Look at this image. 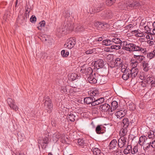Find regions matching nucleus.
<instances>
[{
	"label": "nucleus",
	"instance_id": "4468645a",
	"mask_svg": "<svg viewBox=\"0 0 155 155\" xmlns=\"http://www.w3.org/2000/svg\"><path fill=\"white\" fill-rule=\"evenodd\" d=\"M84 67H82L80 70V71L83 73H84L86 75L92 74L93 70L91 68L89 67L87 68H84Z\"/></svg>",
	"mask_w": 155,
	"mask_h": 155
},
{
	"label": "nucleus",
	"instance_id": "f03ea898",
	"mask_svg": "<svg viewBox=\"0 0 155 155\" xmlns=\"http://www.w3.org/2000/svg\"><path fill=\"white\" fill-rule=\"evenodd\" d=\"M76 43V39L74 38H70L68 40L64 46L66 48L69 49H71L73 48Z\"/></svg>",
	"mask_w": 155,
	"mask_h": 155
},
{
	"label": "nucleus",
	"instance_id": "e2e57ef3",
	"mask_svg": "<svg viewBox=\"0 0 155 155\" xmlns=\"http://www.w3.org/2000/svg\"><path fill=\"white\" fill-rule=\"evenodd\" d=\"M70 16V13L68 11H66L65 12V13L64 14V16L65 18H68V17H69Z\"/></svg>",
	"mask_w": 155,
	"mask_h": 155
},
{
	"label": "nucleus",
	"instance_id": "bf43d9fd",
	"mask_svg": "<svg viewBox=\"0 0 155 155\" xmlns=\"http://www.w3.org/2000/svg\"><path fill=\"white\" fill-rule=\"evenodd\" d=\"M61 91L62 93H66L67 92V89L65 87H62L61 88Z\"/></svg>",
	"mask_w": 155,
	"mask_h": 155
},
{
	"label": "nucleus",
	"instance_id": "0e129e2a",
	"mask_svg": "<svg viewBox=\"0 0 155 155\" xmlns=\"http://www.w3.org/2000/svg\"><path fill=\"white\" fill-rule=\"evenodd\" d=\"M12 155H24V154L23 153L19 152H13L12 153Z\"/></svg>",
	"mask_w": 155,
	"mask_h": 155
},
{
	"label": "nucleus",
	"instance_id": "58836bf2",
	"mask_svg": "<svg viewBox=\"0 0 155 155\" xmlns=\"http://www.w3.org/2000/svg\"><path fill=\"white\" fill-rule=\"evenodd\" d=\"M112 45L111 46L110 48L111 49H114L116 50H119L121 48V46L120 45H116L114 44H112Z\"/></svg>",
	"mask_w": 155,
	"mask_h": 155
},
{
	"label": "nucleus",
	"instance_id": "69168bd1",
	"mask_svg": "<svg viewBox=\"0 0 155 155\" xmlns=\"http://www.w3.org/2000/svg\"><path fill=\"white\" fill-rule=\"evenodd\" d=\"M150 85L151 87H155V79H154L153 81L151 82L150 83Z\"/></svg>",
	"mask_w": 155,
	"mask_h": 155
},
{
	"label": "nucleus",
	"instance_id": "ea45409f",
	"mask_svg": "<svg viewBox=\"0 0 155 155\" xmlns=\"http://www.w3.org/2000/svg\"><path fill=\"white\" fill-rule=\"evenodd\" d=\"M151 147V145L150 143H147L143 146V149L144 151H146L149 150Z\"/></svg>",
	"mask_w": 155,
	"mask_h": 155
},
{
	"label": "nucleus",
	"instance_id": "052dcab7",
	"mask_svg": "<svg viewBox=\"0 0 155 155\" xmlns=\"http://www.w3.org/2000/svg\"><path fill=\"white\" fill-rule=\"evenodd\" d=\"M122 153V152L120 150H117L115 152L114 154L115 155H121Z\"/></svg>",
	"mask_w": 155,
	"mask_h": 155
},
{
	"label": "nucleus",
	"instance_id": "412c9836",
	"mask_svg": "<svg viewBox=\"0 0 155 155\" xmlns=\"http://www.w3.org/2000/svg\"><path fill=\"white\" fill-rule=\"evenodd\" d=\"M49 138L47 137H39L38 140V142L40 144H48V143Z\"/></svg>",
	"mask_w": 155,
	"mask_h": 155
},
{
	"label": "nucleus",
	"instance_id": "4d7b16f0",
	"mask_svg": "<svg viewBox=\"0 0 155 155\" xmlns=\"http://www.w3.org/2000/svg\"><path fill=\"white\" fill-rule=\"evenodd\" d=\"M150 143L151 145V147L153 148H155V139H152Z\"/></svg>",
	"mask_w": 155,
	"mask_h": 155
},
{
	"label": "nucleus",
	"instance_id": "13d9d810",
	"mask_svg": "<svg viewBox=\"0 0 155 155\" xmlns=\"http://www.w3.org/2000/svg\"><path fill=\"white\" fill-rule=\"evenodd\" d=\"M94 51V49H89L85 51V53L87 54H89L93 53Z\"/></svg>",
	"mask_w": 155,
	"mask_h": 155
},
{
	"label": "nucleus",
	"instance_id": "2eb2a0df",
	"mask_svg": "<svg viewBox=\"0 0 155 155\" xmlns=\"http://www.w3.org/2000/svg\"><path fill=\"white\" fill-rule=\"evenodd\" d=\"M134 44L133 43L128 44L127 42L125 46L123 48V49H124L127 51H134Z\"/></svg>",
	"mask_w": 155,
	"mask_h": 155
},
{
	"label": "nucleus",
	"instance_id": "864d4df0",
	"mask_svg": "<svg viewBox=\"0 0 155 155\" xmlns=\"http://www.w3.org/2000/svg\"><path fill=\"white\" fill-rule=\"evenodd\" d=\"M139 78L142 80L145 79L146 77L144 73L143 72L141 73L139 76Z\"/></svg>",
	"mask_w": 155,
	"mask_h": 155
},
{
	"label": "nucleus",
	"instance_id": "de8ad7c7",
	"mask_svg": "<svg viewBox=\"0 0 155 155\" xmlns=\"http://www.w3.org/2000/svg\"><path fill=\"white\" fill-rule=\"evenodd\" d=\"M127 107L131 110H134L135 108V105L133 104H128Z\"/></svg>",
	"mask_w": 155,
	"mask_h": 155
},
{
	"label": "nucleus",
	"instance_id": "f3484780",
	"mask_svg": "<svg viewBox=\"0 0 155 155\" xmlns=\"http://www.w3.org/2000/svg\"><path fill=\"white\" fill-rule=\"evenodd\" d=\"M126 143V138L124 137H121L118 140V146L120 148H122L125 146Z\"/></svg>",
	"mask_w": 155,
	"mask_h": 155
},
{
	"label": "nucleus",
	"instance_id": "72a5a7b5",
	"mask_svg": "<svg viewBox=\"0 0 155 155\" xmlns=\"http://www.w3.org/2000/svg\"><path fill=\"white\" fill-rule=\"evenodd\" d=\"M124 74L122 76V78L125 80H127L129 78H130L129 71L123 72Z\"/></svg>",
	"mask_w": 155,
	"mask_h": 155
},
{
	"label": "nucleus",
	"instance_id": "f8f14e48",
	"mask_svg": "<svg viewBox=\"0 0 155 155\" xmlns=\"http://www.w3.org/2000/svg\"><path fill=\"white\" fill-rule=\"evenodd\" d=\"M134 58H135V62L134 65L136 66L138 63H140L145 58V57L141 55H134Z\"/></svg>",
	"mask_w": 155,
	"mask_h": 155
},
{
	"label": "nucleus",
	"instance_id": "49530a36",
	"mask_svg": "<svg viewBox=\"0 0 155 155\" xmlns=\"http://www.w3.org/2000/svg\"><path fill=\"white\" fill-rule=\"evenodd\" d=\"M45 22L44 21H41L39 23V25H40L39 26L37 27L38 29L41 30V28H40V27L41 28L44 27L45 26Z\"/></svg>",
	"mask_w": 155,
	"mask_h": 155
},
{
	"label": "nucleus",
	"instance_id": "6e6d98bb",
	"mask_svg": "<svg viewBox=\"0 0 155 155\" xmlns=\"http://www.w3.org/2000/svg\"><path fill=\"white\" fill-rule=\"evenodd\" d=\"M152 77H149L147 78L146 79V81H147V83H148L149 82H150V84L151 82L154 79Z\"/></svg>",
	"mask_w": 155,
	"mask_h": 155
},
{
	"label": "nucleus",
	"instance_id": "774afa93",
	"mask_svg": "<svg viewBox=\"0 0 155 155\" xmlns=\"http://www.w3.org/2000/svg\"><path fill=\"white\" fill-rule=\"evenodd\" d=\"M153 26L154 28L153 30V32L154 34H155V21L153 23Z\"/></svg>",
	"mask_w": 155,
	"mask_h": 155
},
{
	"label": "nucleus",
	"instance_id": "c85d7f7f",
	"mask_svg": "<svg viewBox=\"0 0 155 155\" xmlns=\"http://www.w3.org/2000/svg\"><path fill=\"white\" fill-rule=\"evenodd\" d=\"M143 70L145 71H147L149 69V64L147 61H143L142 62Z\"/></svg>",
	"mask_w": 155,
	"mask_h": 155
},
{
	"label": "nucleus",
	"instance_id": "cd10ccee",
	"mask_svg": "<svg viewBox=\"0 0 155 155\" xmlns=\"http://www.w3.org/2000/svg\"><path fill=\"white\" fill-rule=\"evenodd\" d=\"M111 107L110 111L112 112L114 111L117 107L118 103L116 101H113L111 104Z\"/></svg>",
	"mask_w": 155,
	"mask_h": 155
},
{
	"label": "nucleus",
	"instance_id": "6ab92c4d",
	"mask_svg": "<svg viewBox=\"0 0 155 155\" xmlns=\"http://www.w3.org/2000/svg\"><path fill=\"white\" fill-rule=\"evenodd\" d=\"M102 16L106 18H111L113 17V14L111 11L107 10L104 12Z\"/></svg>",
	"mask_w": 155,
	"mask_h": 155
},
{
	"label": "nucleus",
	"instance_id": "2f4dec72",
	"mask_svg": "<svg viewBox=\"0 0 155 155\" xmlns=\"http://www.w3.org/2000/svg\"><path fill=\"white\" fill-rule=\"evenodd\" d=\"M147 140L146 136H141L139 139L138 143L140 145H142L145 142V140Z\"/></svg>",
	"mask_w": 155,
	"mask_h": 155
},
{
	"label": "nucleus",
	"instance_id": "09e8293b",
	"mask_svg": "<svg viewBox=\"0 0 155 155\" xmlns=\"http://www.w3.org/2000/svg\"><path fill=\"white\" fill-rule=\"evenodd\" d=\"M115 0H106V3L107 5L110 6L115 2Z\"/></svg>",
	"mask_w": 155,
	"mask_h": 155
},
{
	"label": "nucleus",
	"instance_id": "3c124183",
	"mask_svg": "<svg viewBox=\"0 0 155 155\" xmlns=\"http://www.w3.org/2000/svg\"><path fill=\"white\" fill-rule=\"evenodd\" d=\"M153 52L148 53L147 54V57L150 59H151L154 57V54H153Z\"/></svg>",
	"mask_w": 155,
	"mask_h": 155
},
{
	"label": "nucleus",
	"instance_id": "423d86ee",
	"mask_svg": "<svg viewBox=\"0 0 155 155\" xmlns=\"http://www.w3.org/2000/svg\"><path fill=\"white\" fill-rule=\"evenodd\" d=\"M143 46L141 45L134 44V47L133 49L134 51H138L141 52L143 54L146 53V49L143 48Z\"/></svg>",
	"mask_w": 155,
	"mask_h": 155
},
{
	"label": "nucleus",
	"instance_id": "c756f323",
	"mask_svg": "<svg viewBox=\"0 0 155 155\" xmlns=\"http://www.w3.org/2000/svg\"><path fill=\"white\" fill-rule=\"evenodd\" d=\"M104 8V6L103 4L98 5L95 6L94 8V10L96 12H98L102 10Z\"/></svg>",
	"mask_w": 155,
	"mask_h": 155
},
{
	"label": "nucleus",
	"instance_id": "4be33fe9",
	"mask_svg": "<svg viewBox=\"0 0 155 155\" xmlns=\"http://www.w3.org/2000/svg\"><path fill=\"white\" fill-rule=\"evenodd\" d=\"M104 127L102 125H98L96 128L95 131L98 134H102L104 133Z\"/></svg>",
	"mask_w": 155,
	"mask_h": 155
},
{
	"label": "nucleus",
	"instance_id": "0eeeda50",
	"mask_svg": "<svg viewBox=\"0 0 155 155\" xmlns=\"http://www.w3.org/2000/svg\"><path fill=\"white\" fill-rule=\"evenodd\" d=\"M7 103L9 106L15 111H17L18 110V107L15 104V102L12 99L8 98L7 100Z\"/></svg>",
	"mask_w": 155,
	"mask_h": 155
},
{
	"label": "nucleus",
	"instance_id": "8fccbe9b",
	"mask_svg": "<svg viewBox=\"0 0 155 155\" xmlns=\"http://www.w3.org/2000/svg\"><path fill=\"white\" fill-rule=\"evenodd\" d=\"M100 82V84H104L106 82V77L101 75Z\"/></svg>",
	"mask_w": 155,
	"mask_h": 155
},
{
	"label": "nucleus",
	"instance_id": "473e14b6",
	"mask_svg": "<svg viewBox=\"0 0 155 155\" xmlns=\"http://www.w3.org/2000/svg\"><path fill=\"white\" fill-rule=\"evenodd\" d=\"M123 123L124 124L123 127L124 128H127L129 125V121L127 118H125L123 120Z\"/></svg>",
	"mask_w": 155,
	"mask_h": 155
},
{
	"label": "nucleus",
	"instance_id": "9d476101",
	"mask_svg": "<svg viewBox=\"0 0 155 155\" xmlns=\"http://www.w3.org/2000/svg\"><path fill=\"white\" fill-rule=\"evenodd\" d=\"M93 102L92 104V106H94L98 105L103 103L104 101V97H101L99 98H97L96 97H94Z\"/></svg>",
	"mask_w": 155,
	"mask_h": 155
},
{
	"label": "nucleus",
	"instance_id": "20e7f679",
	"mask_svg": "<svg viewBox=\"0 0 155 155\" xmlns=\"http://www.w3.org/2000/svg\"><path fill=\"white\" fill-rule=\"evenodd\" d=\"M45 110L48 114H50L53 110V104L51 100H47L45 101Z\"/></svg>",
	"mask_w": 155,
	"mask_h": 155
},
{
	"label": "nucleus",
	"instance_id": "a211bd4d",
	"mask_svg": "<svg viewBox=\"0 0 155 155\" xmlns=\"http://www.w3.org/2000/svg\"><path fill=\"white\" fill-rule=\"evenodd\" d=\"M127 112V110H120L115 113V114L117 118L120 119L124 117L126 114Z\"/></svg>",
	"mask_w": 155,
	"mask_h": 155
},
{
	"label": "nucleus",
	"instance_id": "9b49d317",
	"mask_svg": "<svg viewBox=\"0 0 155 155\" xmlns=\"http://www.w3.org/2000/svg\"><path fill=\"white\" fill-rule=\"evenodd\" d=\"M128 71L129 72L130 78H133L137 76L139 71L137 68L134 67L131 69H129Z\"/></svg>",
	"mask_w": 155,
	"mask_h": 155
},
{
	"label": "nucleus",
	"instance_id": "5fc2aeb1",
	"mask_svg": "<svg viewBox=\"0 0 155 155\" xmlns=\"http://www.w3.org/2000/svg\"><path fill=\"white\" fill-rule=\"evenodd\" d=\"M127 128H124V129H122V133L121 134V137H124L125 135H126L127 131Z\"/></svg>",
	"mask_w": 155,
	"mask_h": 155
},
{
	"label": "nucleus",
	"instance_id": "79ce46f5",
	"mask_svg": "<svg viewBox=\"0 0 155 155\" xmlns=\"http://www.w3.org/2000/svg\"><path fill=\"white\" fill-rule=\"evenodd\" d=\"M84 28L81 25H80L76 28V31L83 32Z\"/></svg>",
	"mask_w": 155,
	"mask_h": 155
},
{
	"label": "nucleus",
	"instance_id": "7c9ffc66",
	"mask_svg": "<svg viewBox=\"0 0 155 155\" xmlns=\"http://www.w3.org/2000/svg\"><path fill=\"white\" fill-rule=\"evenodd\" d=\"M111 41L112 42V44H115L117 45H120L122 42V41L119 38L115 37L112 39Z\"/></svg>",
	"mask_w": 155,
	"mask_h": 155
},
{
	"label": "nucleus",
	"instance_id": "39448f33",
	"mask_svg": "<svg viewBox=\"0 0 155 155\" xmlns=\"http://www.w3.org/2000/svg\"><path fill=\"white\" fill-rule=\"evenodd\" d=\"M140 5V3L137 2H134L132 0L128 1L127 3V7L128 8H136Z\"/></svg>",
	"mask_w": 155,
	"mask_h": 155
},
{
	"label": "nucleus",
	"instance_id": "c9c22d12",
	"mask_svg": "<svg viewBox=\"0 0 155 155\" xmlns=\"http://www.w3.org/2000/svg\"><path fill=\"white\" fill-rule=\"evenodd\" d=\"M61 54L63 57L67 58L69 55V52L66 50H63L61 52Z\"/></svg>",
	"mask_w": 155,
	"mask_h": 155
},
{
	"label": "nucleus",
	"instance_id": "5701e85b",
	"mask_svg": "<svg viewBox=\"0 0 155 155\" xmlns=\"http://www.w3.org/2000/svg\"><path fill=\"white\" fill-rule=\"evenodd\" d=\"M90 148L92 150V151L94 155H101V150L98 148L95 147H92L91 145H90Z\"/></svg>",
	"mask_w": 155,
	"mask_h": 155
},
{
	"label": "nucleus",
	"instance_id": "f704fd0d",
	"mask_svg": "<svg viewBox=\"0 0 155 155\" xmlns=\"http://www.w3.org/2000/svg\"><path fill=\"white\" fill-rule=\"evenodd\" d=\"M102 43L103 45L106 46H108L112 45V42L111 41V40L109 39H106L103 40L102 41Z\"/></svg>",
	"mask_w": 155,
	"mask_h": 155
},
{
	"label": "nucleus",
	"instance_id": "338daca9",
	"mask_svg": "<svg viewBox=\"0 0 155 155\" xmlns=\"http://www.w3.org/2000/svg\"><path fill=\"white\" fill-rule=\"evenodd\" d=\"M21 18H22L24 20H25V18H24V17L23 16L20 15V16H18V18L17 19V21L18 22L19 21L20 19Z\"/></svg>",
	"mask_w": 155,
	"mask_h": 155
},
{
	"label": "nucleus",
	"instance_id": "1a4fd4ad",
	"mask_svg": "<svg viewBox=\"0 0 155 155\" xmlns=\"http://www.w3.org/2000/svg\"><path fill=\"white\" fill-rule=\"evenodd\" d=\"M66 34L67 31L62 25H61L57 29L56 34L58 37H61Z\"/></svg>",
	"mask_w": 155,
	"mask_h": 155
},
{
	"label": "nucleus",
	"instance_id": "c03bdc74",
	"mask_svg": "<svg viewBox=\"0 0 155 155\" xmlns=\"http://www.w3.org/2000/svg\"><path fill=\"white\" fill-rule=\"evenodd\" d=\"M138 147L136 145L134 147L133 150H131V152L132 154H134L137 153L138 152Z\"/></svg>",
	"mask_w": 155,
	"mask_h": 155
},
{
	"label": "nucleus",
	"instance_id": "aec40b11",
	"mask_svg": "<svg viewBox=\"0 0 155 155\" xmlns=\"http://www.w3.org/2000/svg\"><path fill=\"white\" fill-rule=\"evenodd\" d=\"M110 106L108 104L105 103L104 104H101L100 106V109L101 111L104 112L107 111L108 110L110 111Z\"/></svg>",
	"mask_w": 155,
	"mask_h": 155
},
{
	"label": "nucleus",
	"instance_id": "ddd939ff",
	"mask_svg": "<svg viewBox=\"0 0 155 155\" xmlns=\"http://www.w3.org/2000/svg\"><path fill=\"white\" fill-rule=\"evenodd\" d=\"M69 23L70 25L69 27H68V23L67 21L65 22L64 23V25L62 26L64 27V28L66 30V31H67L68 30H72L74 28L73 25L74 23L73 22L71 21L70 20H69Z\"/></svg>",
	"mask_w": 155,
	"mask_h": 155
},
{
	"label": "nucleus",
	"instance_id": "f257e3e1",
	"mask_svg": "<svg viewBox=\"0 0 155 155\" xmlns=\"http://www.w3.org/2000/svg\"><path fill=\"white\" fill-rule=\"evenodd\" d=\"M90 95L91 97H86L84 99V103L87 104H93L94 99V97H96L99 95V92L98 90H95L90 93Z\"/></svg>",
	"mask_w": 155,
	"mask_h": 155
},
{
	"label": "nucleus",
	"instance_id": "a18cd8bd",
	"mask_svg": "<svg viewBox=\"0 0 155 155\" xmlns=\"http://www.w3.org/2000/svg\"><path fill=\"white\" fill-rule=\"evenodd\" d=\"M78 142V144L81 146H83L84 145V142L83 139H79Z\"/></svg>",
	"mask_w": 155,
	"mask_h": 155
},
{
	"label": "nucleus",
	"instance_id": "4c0bfd02",
	"mask_svg": "<svg viewBox=\"0 0 155 155\" xmlns=\"http://www.w3.org/2000/svg\"><path fill=\"white\" fill-rule=\"evenodd\" d=\"M148 137L149 139H154L155 137V135L154 132L153 131H150L147 133Z\"/></svg>",
	"mask_w": 155,
	"mask_h": 155
},
{
	"label": "nucleus",
	"instance_id": "680f3d73",
	"mask_svg": "<svg viewBox=\"0 0 155 155\" xmlns=\"http://www.w3.org/2000/svg\"><path fill=\"white\" fill-rule=\"evenodd\" d=\"M103 38L102 37H97L95 38L94 41H101L103 40Z\"/></svg>",
	"mask_w": 155,
	"mask_h": 155
},
{
	"label": "nucleus",
	"instance_id": "e433bc0d",
	"mask_svg": "<svg viewBox=\"0 0 155 155\" xmlns=\"http://www.w3.org/2000/svg\"><path fill=\"white\" fill-rule=\"evenodd\" d=\"M131 146L130 145H128L127 148L125 149L124 151V154H127L129 153L131 151Z\"/></svg>",
	"mask_w": 155,
	"mask_h": 155
},
{
	"label": "nucleus",
	"instance_id": "603ef678",
	"mask_svg": "<svg viewBox=\"0 0 155 155\" xmlns=\"http://www.w3.org/2000/svg\"><path fill=\"white\" fill-rule=\"evenodd\" d=\"M36 21V18L34 15H32L30 18V21L32 23H35Z\"/></svg>",
	"mask_w": 155,
	"mask_h": 155
},
{
	"label": "nucleus",
	"instance_id": "7ed1b4c3",
	"mask_svg": "<svg viewBox=\"0 0 155 155\" xmlns=\"http://www.w3.org/2000/svg\"><path fill=\"white\" fill-rule=\"evenodd\" d=\"M95 68L97 69L101 68L104 66V63L103 60L102 59H98L92 63Z\"/></svg>",
	"mask_w": 155,
	"mask_h": 155
},
{
	"label": "nucleus",
	"instance_id": "a878e982",
	"mask_svg": "<svg viewBox=\"0 0 155 155\" xmlns=\"http://www.w3.org/2000/svg\"><path fill=\"white\" fill-rule=\"evenodd\" d=\"M79 77L78 75L76 74L72 73L68 75V79L71 81H74L77 79Z\"/></svg>",
	"mask_w": 155,
	"mask_h": 155
},
{
	"label": "nucleus",
	"instance_id": "6e6552de",
	"mask_svg": "<svg viewBox=\"0 0 155 155\" xmlns=\"http://www.w3.org/2000/svg\"><path fill=\"white\" fill-rule=\"evenodd\" d=\"M123 60L122 58H118L115 59L114 62V64L112 66H110V67L111 68L117 67L118 68H120L123 64Z\"/></svg>",
	"mask_w": 155,
	"mask_h": 155
},
{
	"label": "nucleus",
	"instance_id": "393cba45",
	"mask_svg": "<svg viewBox=\"0 0 155 155\" xmlns=\"http://www.w3.org/2000/svg\"><path fill=\"white\" fill-rule=\"evenodd\" d=\"M74 114H75V112H70L68 114L67 118L68 119H69V120L71 122L75 121L76 116Z\"/></svg>",
	"mask_w": 155,
	"mask_h": 155
},
{
	"label": "nucleus",
	"instance_id": "b1692460",
	"mask_svg": "<svg viewBox=\"0 0 155 155\" xmlns=\"http://www.w3.org/2000/svg\"><path fill=\"white\" fill-rule=\"evenodd\" d=\"M117 144V142L116 139H113L110 143L109 146V149L110 150H113L116 147Z\"/></svg>",
	"mask_w": 155,
	"mask_h": 155
},
{
	"label": "nucleus",
	"instance_id": "bb28decb",
	"mask_svg": "<svg viewBox=\"0 0 155 155\" xmlns=\"http://www.w3.org/2000/svg\"><path fill=\"white\" fill-rule=\"evenodd\" d=\"M104 24L99 21H95L94 23V25L98 30H101L103 27L104 26Z\"/></svg>",
	"mask_w": 155,
	"mask_h": 155
},
{
	"label": "nucleus",
	"instance_id": "a19ab883",
	"mask_svg": "<svg viewBox=\"0 0 155 155\" xmlns=\"http://www.w3.org/2000/svg\"><path fill=\"white\" fill-rule=\"evenodd\" d=\"M121 71L122 72H126L127 71H128L129 68H127V67L123 64L121 66Z\"/></svg>",
	"mask_w": 155,
	"mask_h": 155
},
{
	"label": "nucleus",
	"instance_id": "dca6fc26",
	"mask_svg": "<svg viewBox=\"0 0 155 155\" xmlns=\"http://www.w3.org/2000/svg\"><path fill=\"white\" fill-rule=\"evenodd\" d=\"M87 81L91 84H96V73H94L93 74H91L87 78Z\"/></svg>",
	"mask_w": 155,
	"mask_h": 155
},
{
	"label": "nucleus",
	"instance_id": "37998d69",
	"mask_svg": "<svg viewBox=\"0 0 155 155\" xmlns=\"http://www.w3.org/2000/svg\"><path fill=\"white\" fill-rule=\"evenodd\" d=\"M101 75H100L98 74H96V84H100L101 82Z\"/></svg>",
	"mask_w": 155,
	"mask_h": 155
}]
</instances>
